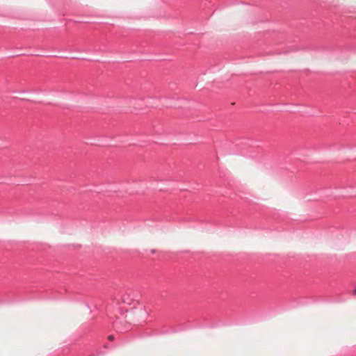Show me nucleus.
<instances>
[{
    "label": "nucleus",
    "mask_w": 356,
    "mask_h": 356,
    "mask_svg": "<svg viewBox=\"0 0 356 356\" xmlns=\"http://www.w3.org/2000/svg\"><path fill=\"white\" fill-rule=\"evenodd\" d=\"M108 339H109V340H113V336L110 335V336L108 337Z\"/></svg>",
    "instance_id": "nucleus-1"
},
{
    "label": "nucleus",
    "mask_w": 356,
    "mask_h": 356,
    "mask_svg": "<svg viewBox=\"0 0 356 356\" xmlns=\"http://www.w3.org/2000/svg\"><path fill=\"white\" fill-rule=\"evenodd\" d=\"M353 293L354 296H356V288L353 290Z\"/></svg>",
    "instance_id": "nucleus-2"
}]
</instances>
